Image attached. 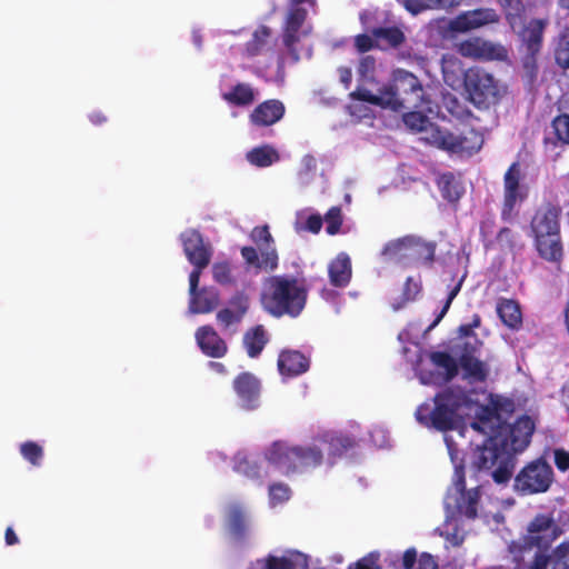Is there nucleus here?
<instances>
[{"mask_svg": "<svg viewBox=\"0 0 569 569\" xmlns=\"http://www.w3.org/2000/svg\"><path fill=\"white\" fill-rule=\"evenodd\" d=\"M219 305V293L213 288H202L190 295L189 309L192 313H208Z\"/></svg>", "mask_w": 569, "mask_h": 569, "instance_id": "obj_22", "label": "nucleus"}, {"mask_svg": "<svg viewBox=\"0 0 569 569\" xmlns=\"http://www.w3.org/2000/svg\"><path fill=\"white\" fill-rule=\"evenodd\" d=\"M497 311L502 322L511 329L518 328L522 322L520 307L512 300L500 301Z\"/></svg>", "mask_w": 569, "mask_h": 569, "instance_id": "obj_24", "label": "nucleus"}, {"mask_svg": "<svg viewBox=\"0 0 569 569\" xmlns=\"http://www.w3.org/2000/svg\"><path fill=\"white\" fill-rule=\"evenodd\" d=\"M188 260L194 264V269L202 270L211 259V251H186Z\"/></svg>", "mask_w": 569, "mask_h": 569, "instance_id": "obj_40", "label": "nucleus"}, {"mask_svg": "<svg viewBox=\"0 0 569 569\" xmlns=\"http://www.w3.org/2000/svg\"><path fill=\"white\" fill-rule=\"evenodd\" d=\"M322 227V218L310 211L309 209H305L298 211L295 220V229L298 232L309 231L311 233H318Z\"/></svg>", "mask_w": 569, "mask_h": 569, "instance_id": "obj_25", "label": "nucleus"}, {"mask_svg": "<svg viewBox=\"0 0 569 569\" xmlns=\"http://www.w3.org/2000/svg\"><path fill=\"white\" fill-rule=\"evenodd\" d=\"M4 540L8 546H14L19 542V538L16 535L12 527H8L4 532Z\"/></svg>", "mask_w": 569, "mask_h": 569, "instance_id": "obj_58", "label": "nucleus"}, {"mask_svg": "<svg viewBox=\"0 0 569 569\" xmlns=\"http://www.w3.org/2000/svg\"><path fill=\"white\" fill-rule=\"evenodd\" d=\"M547 558L543 555L536 556V559L531 566V569H546L547 567Z\"/></svg>", "mask_w": 569, "mask_h": 569, "instance_id": "obj_61", "label": "nucleus"}, {"mask_svg": "<svg viewBox=\"0 0 569 569\" xmlns=\"http://www.w3.org/2000/svg\"><path fill=\"white\" fill-rule=\"evenodd\" d=\"M351 97L353 102L349 109L358 119L367 116L365 102L393 111L412 108L415 111L403 116L405 124L420 133L426 142L447 151L469 154L477 152L482 146L483 138L479 131L470 130L469 136L458 138L446 119H441L439 123L431 122L423 114L425 111L433 112L430 93L415 74L406 70H395L389 86L373 91L362 84Z\"/></svg>", "mask_w": 569, "mask_h": 569, "instance_id": "obj_2", "label": "nucleus"}, {"mask_svg": "<svg viewBox=\"0 0 569 569\" xmlns=\"http://www.w3.org/2000/svg\"><path fill=\"white\" fill-rule=\"evenodd\" d=\"M443 107L452 117H455L457 119H462L466 117L468 119L467 123H461L459 126H455L453 123H450V126L452 127V132L458 138H463L466 136H469L470 130L477 131L475 128V124H473L475 118L470 117L469 112L465 110V108L460 104V102L457 100L456 97H453L449 93L445 94ZM448 121L451 122L450 120H448Z\"/></svg>", "mask_w": 569, "mask_h": 569, "instance_id": "obj_18", "label": "nucleus"}, {"mask_svg": "<svg viewBox=\"0 0 569 569\" xmlns=\"http://www.w3.org/2000/svg\"><path fill=\"white\" fill-rule=\"evenodd\" d=\"M496 20L497 16L492 10H476L461 14L451 26L453 30L468 31Z\"/></svg>", "mask_w": 569, "mask_h": 569, "instance_id": "obj_19", "label": "nucleus"}, {"mask_svg": "<svg viewBox=\"0 0 569 569\" xmlns=\"http://www.w3.org/2000/svg\"><path fill=\"white\" fill-rule=\"evenodd\" d=\"M557 536V526L546 516L536 517L528 526V540L539 548L547 547Z\"/></svg>", "mask_w": 569, "mask_h": 569, "instance_id": "obj_16", "label": "nucleus"}, {"mask_svg": "<svg viewBox=\"0 0 569 569\" xmlns=\"http://www.w3.org/2000/svg\"><path fill=\"white\" fill-rule=\"evenodd\" d=\"M196 340L201 351L211 358H221L227 353L224 340L211 326H202L196 331Z\"/></svg>", "mask_w": 569, "mask_h": 569, "instance_id": "obj_17", "label": "nucleus"}, {"mask_svg": "<svg viewBox=\"0 0 569 569\" xmlns=\"http://www.w3.org/2000/svg\"><path fill=\"white\" fill-rule=\"evenodd\" d=\"M278 368L282 376L293 377L306 372L309 361L298 351H282L278 359Z\"/></svg>", "mask_w": 569, "mask_h": 569, "instance_id": "obj_20", "label": "nucleus"}, {"mask_svg": "<svg viewBox=\"0 0 569 569\" xmlns=\"http://www.w3.org/2000/svg\"><path fill=\"white\" fill-rule=\"evenodd\" d=\"M268 338L262 327H257L251 336V357H254L261 352Z\"/></svg>", "mask_w": 569, "mask_h": 569, "instance_id": "obj_38", "label": "nucleus"}, {"mask_svg": "<svg viewBox=\"0 0 569 569\" xmlns=\"http://www.w3.org/2000/svg\"><path fill=\"white\" fill-rule=\"evenodd\" d=\"M325 221L327 223L326 231L333 236L339 232L341 223H342V214L341 210L338 207H332L325 216Z\"/></svg>", "mask_w": 569, "mask_h": 569, "instance_id": "obj_36", "label": "nucleus"}, {"mask_svg": "<svg viewBox=\"0 0 569 569\" xmlns=\"http://www.w3.org/2000/svg\"><path fill=\"white\" fill-rule=\"evenodd\" d=\"M541 257L549 261H559L561 258V251H540Z\"/></svg>", "mask_w": 569, "mask_h": 569, "instance_id": "obj_60", "label": "nucleus"}, {"mask_svg": "<svg viewBox=\"0 0 569 569\" xmlns=\"http://www.w3.org/2000/svg\"><path fill=\"white\" fill-rule=\"evenodd\" d=\"M498 244L501 247L516 244L512 241V234H511L510 230L503 229L500 231V233L498 236Z\"/></svg>", "mask_w": 569, "mask_h": 569, "instance_id": "obj_56", "label": "nucleus"}, {"mask_svg": "<svg viewBox=\"0 0 569 569\" xmlns=\"http://www.w3.org/2000/svg\"><path fill=\"white\" fill-rule=\"evenodd\" d=\"M342 443V440L340 438H332L330 443H329V450L332 452V453H337L338 452V446Z\"/></svg>", "mask_w": 569, "mask_h": 569, "instance_id": "obj_63", "label": "nucleus"}, {"mask_svg": "<svg viewBox=\"0 0 569 569\" xmlns=\"http://www.w3.org/2000/svg\"><path fill=\"white\" fill-rule=\"evenodd\" d=\"M553 481L550 465L538 459L527 463L515 477L513 490L522 496L546 492Z\"/></svg>", "mask_w": 569, "mask_h": 569, "instance_id": "obj_6", "label": "nucleus"}, {"mask_svg": "<svg viewBox=\"0 0 569 569\" xmlns=\"http://www.w3.org/2000/svg\"><path fill=\"white\" fill-rule=\"evenodd\" d=\"M291 8L288 11L283 28V44L295 60L299 59L298 44L301 39L310 32V28L302 29V24L307 17V11L299 7L309 0H290Z\"/></svg>", "mask_w": 569, "mask_h": 569, "instance_id": "obj_9", "label": "nucleus"}, {"mask_svg": "<svg viewBox=\"0 0 569 569\" xmlns=\"http://www.w3.org/2000/svg\"><path fill=\"white\" fill-rule=\"evenodd\" d=\"M415 569H437V565L430 555H421L417 560Z\"/></svg>", "mask_w": 569, "mask_h": 569, "instance_id": "obj_52", "label": "nucleus"}, {"mask_svg": "<svg viewBox=\"0 0 569 569\" xmlns=\"http://www.w3.org/2000/svg\"><path fill=\"white\" fill-rule=\"evenodd\" d=\"M511 413L505 416L503 428L506 429V439L509 450L512 455L521 452L530 442V437L535 430V422L531 418L525 416L519 418L511 428L506 426V421Z\"/></svg>", "mask_w": 569, "mask_h": 569, "instance_id": "obj_13", "label": "nucleus"}, {"mask_svg": "<svg viewBox=\"0 0 569 569\" xmlns=\"http://www.w3.org/2000/svg\"><path fill=\"white\" fill-rule=\"evenodd\" d=\"M222 97L231 104L246 106L249 103V86L239 83Z\"/></svg>", "mask_w": 569, "mask_h": 569, "instance_id": "obj_35", "label": "nucleus"}, {"mask_svg": "<svg viewBox=\"0 0 569 569\" xmlns=\"http://www.w3.org/2000/svg\"><path fill=\"white\" fill-rule=\"evenodd\" d=\"M528 196V187L523 182V173L518 163L511 164L505 174L503 214L510 213Z\"/></svg>", "mask_w": 569, "mask_h": 569, "instance_id": "obj_12", "label": "nucleus"}, {"mask_svg": "<svg viewBox=\"0 0 569 569\" xmlns=\"http://www.w3.org/2000/svg\"><path fill=\"white\" fill-rule=\"evenodd\" d=\"M279 160L276 149L270 146H262L251 150V164L268 167Z\"/></svg>", "mask_w": 569, "mask_h": 569, "instance_id": "obj_28", "label": "nucleus"}, {"mask_svg": "<svg viewBox=\"0 0 569 569\" xmlns=\"http://www.w3.org/2000/svg\"><path fill=\"white\" fill-rule=\"evenodd\" d=\"M417 555H416V551L415 550H407L403 555V558H402V562H403V567L409 569V568H415L416 565H417Z\"/></svg>", "mask_w": 569, "mask_h": 569, "instance_id": "obj_55", "label": "nucleus"}, {"mask_svg": "<svg viewBox=\"0 0 569 569\" xmlns=\"http://www.w3.org/2000/svg\"><path fill=\"white\" fill-rule=\"evenodd\" d=\"M183 249H209L199 230L189 228L180 234Z\"/></svg>", "mask_w": 569, "mask_h": 569, "instance_id": "obj_31", "label": "nucleus"}, {"mask_svg": "<svg viewBox=\"0 0 569 569\" xmlns=\"http://www.w3.org/2000/svg\"><path fill=\"white\" fill-rule=\"evenodd\" d=\"M270 37V31L267 27H259L256 31H254V49L256 50H260L262 49L267 43H268V39Z\"/></svg>", "mask_w": 569, "mask_h": 569, "instance_id": "obj_46", "label": "nucleus"}, {"mask_svg": "<svg viewBox=\"0 0 569 569\" xmlns=\"http://www.w3.org/2000/svg\"><path fill=\"white\" fill-rule=\"evenodd\" d=\"M555 463L560 471H567L569 469V453L565 450H556Z\"/></svg>", "mask_w": 569, "mask_h": 569, "instance_id": "obj_48", "label": "nucleus"}, {"mask_svg": "<svg viewBox=\"0 0 569 569\" xmlns=\"http://www.w3.org/2000/svg\"><path fill=\"white\" fill-rule=\"evenodd\" d=\"M348 569H381V567L378 565V555L370 553L350 565Z\"/></svg>", "mask_w": 569, "mask_h": 569, "instance_id": "obj_42", "label": "nucleus"}, {"mask_svg": "<svg viewBox=\"0 0 569 569\" xmlns=\"http://www.w3.org/2000/svg\"><path fill=\"white\" fill-rule=\"evenodd\" d=\"M89 120L94 126H100L107 121V117L101 111H93L89 114Z\"/></svg>", "mask_w": 569, "mask_h": 569, "instance_id": "obj_59", "label": "nucleus"}, {"mask_svg": "<svg viewBox=\"0 0 569 569\" xmlns=\"http://www.w3.org/2000/svg\"><path fill=\"white\" fill-rule=\"evenodd\" d=\"M450 459L455 466L453 486L449 489L445 498V508L449 518L465 516L473 518L477 516V506L479 500V490L472 489L465 491L463 476L461 473L462 458L458 450V442L452 435H445Z\"/></svg>", "mask_w": 569, "mask_h": 569, "instance_id": "obj_5", "label": "nucleus"}, {"mask_svg": "<svg viewBox=\"0 0 569 569\" xmlns=\"http://www.w3.org/2000/svg\"><path fill=\"white\" fill-rule=\"evenodd\" d=\"M531 28H532V36H530L528 38V41L530 42V48L533 47V44L538 43L539 40H540V33L542 31V22L541 21H533L531 23Z\"/></svg>", "mask_w": 569, "mask_h": 569, "instance_id": "obj_53", "label": "nucleus"}, {"mask_svg": "<svg viewBox=\"0 0 569 569\" xmlns=\"http://www.w3.org/2000/svg\"><path fill=\"white\" fill-rule=\"evenodd\" d=\"M556 59H557V62L562 68L569 67V40L561 39L559 41L557 50H556Z\"/></svg>", "mask_w": 569, "mask_h": 569, "instance_id": "obj_43", "label": "nucleus"}, {"mask_svg": "<svg viewBox=\"0 0 569 569\" xmlns=\"http://www.w3.org/2000/svg\"><path fill=\"white\" fill-rule=\"evenodd\" d=\"M429 360L430 366L436 372L420 371L419 377L425 385L447 382L457 376L459 368L462 379L469 382H482L487 380L490 375L489 366L469 353L460 358L459 366L449 355L443 352L432 353Z\"/></svg>", "mask_w": 569, "mask_h": 569, "instance_id": "obj_4", "label": "nucleus"}, {"mask_svg": "<svg viewBox=\"0 0 569 569\" xmlns=\"http://www.w3.org/2000/svg\"><path fill=\"white\" fill-rule=\"evenodd\" d=\"M552 569L567 568L569 563V543L560 545L552 556Z\"/></svg>", "mask_w": 569, "mask_h": 569, "instance_id": "obj_39", "label": "nucleus"}, {"mask_svg": "<svg viewBox=\"0 0 569 569\" xmlns=\"http://www.w3.org/2000/svg\"><path fill=\"white\" fill-rule=\"evenodd\" d=\"M466 89L471 102L478 107L495 102L499 93L495 79L487 73H468Z\"/></svg>", "mask_w": 569, "mask_h": 569, "instance_id": "obj_10", "label": "nucleus"}, {"mask_svg": "<svg viewBox=\"0 0 569 569\" xmlns=\"http://www.w3.org/2000/svg\"><path fill=\"white\" fill-rule=\"evenodd\" d=\"M460 286L461 283H458L452 290L451 292L449 293V297L440 312V315L438 316V318L436 319V321L433 322V325L431 327H435L441 319L442 317L446 315V312L448 311V309L450 308V305L452 302V300L455 299V297L458 295L459 290H460Z\"/></svg>", "mask_w": 569, "mask_h": 569, "instance_id": "obj_51", "label": "nucleus"}, {"mask_svg": "<svg viewBox=\"0 0 569 569\" xmlns=\"http://www.w3.org/2000/svg\"><path fill=\"white\" fill-rule=\"evenodd\" d=\"M248 307V298L243 293L233 296L228 306L218 311L217 320L219 325L224 330L232 329V332H234L236 327L243 320Z\"/></svg>", "mask_w": 569, "mask_h": 569, "instance_id": "obj_14", "label": "nucleus"}, {"mask_svg": "<svg viewBox=\"0 0 569 569\" xmlns=\"http://www.w3.org/2000/svg\"><path fill=\"white\" fill-rule=\"evenodd\" d=\"M552 127L558 140L569 143V116L562 114L557 117L552 122Z\"/></svg>", "mask_w": 569, "mask_h": 569, "instance_id": "obj_37", "label": "nucleus"}, {"mask_svg": "<svg viewBox=\"0 0 569 569\" xmlns=\"http://www.w3.org/2000/svg\"><path fill=\"white\" fill-rule=\"evenodd\" d=\"M284 113L283 104L278 100L261 103L252 116L253 121L261 126H271L279 121Z\"/></svg>", "mask_w": 569, "mask_h": 569, "instance_id": "obj_23", "label": "nucleus"}, {"mask_svg": "<svg viewBox=\"0 0 569 569\" xmlns=\"http://www.w3.org/2000/svg\"><path fill=\"white\" fill-rule=\"evenodd\" d=\"M257 246L263 247L270 243V233L266 227L256 228L252 233Z\"/></svg>", "mask_w": 569, "mask_h": 569, "instance_id": "obj_49", "label": "nucleus"}, {"mask_svg": "<svg viewBox=\"0 0 569 569\" xmlns=\"http://www.w3.org/2000/svg\"><path fill=\"white\" fill-rule=\"evenodd\" d=\"M421 284L418 280L413 278H408L403 284L401 293L395 298L392 302V308L395 310H399L407 306L409 302L416 300L418 295L420 293Z\"/></svg>", "mask_w": 569, "mask_h": 569, "instance_id": "obj_27", "label": "nucleus"}, {"mask_svg": "<svg viewBox=\"0 0 569 569\" xmlns=\"http://www.w3.org/2000/svg\"><path fill=\"white\" fill-rule=\"evenodd\" d=\"M475 392L460 388L449 389L422 403L416 411L417 420L439 431H457L459 438L468 436L475 446L471 466L490 476L498 485L510 480L515 459L506 439L503 419L515 410L511 399L490 395L488 402L478 408Z\"/></svg>", "mask_w": 569, "mask_h": 569, "instance_id": "obj_1", "label": "nucleus"}, {"mask_svg": "<svg viewBox=\"0 0 569 569\" xmlns=\"http://www.w3.org/2000/svg\"><path fill=\"white\" fill-rule=\"evenodd\" d=\"M376 47L388 49L397 47L403 41L402 32L397 28L377 29L373 31Z\"/></svg>", "mask_w": 569, "mask_h": 569, "instance_id": "obj_26", "label": "nucleus"}, {"mask_svg": "<svg viewBox=\"0 0 569 569\" xmlns=\"http://www.w3.org/2000/svg\"><path fill=\"white\" fill-rule=\"evenodd\" d=\"M531 230L538 249H556L560 246L558 211L542 208L537 211L531 222Z\"/></svg>", "mask_w": 569, "mask_h": 569, "instance_id": "obj_7", "label": "nucleus"}, {"mask_svg": "<svg viewBox=\"0 0 569 569\" xmlns=\"http://www.w3.org/2000/svg\"><path fill=\"white\" fill-rule=\"evenodd\" d=\"M562 402L569 411V388H563L562 390Z\"/></svg>", "mask_w": 569, "mask_h": 569, "instance_id": "obj_64", "label": "nucleus"}, {"mask_svg": "<svg viewBox=\"0 0 569 569\" xmlns=\"http://www.w3.org/2000/svg\"><path fill=\"white\" fill-rule=\"evenodd\" d=\"M213 276L214 279L220 282L224 283L229 281V268L224 263H217L213 267Z\"/></svg>", "mask_w": 569, "mask_h": 569, "instance_id": "obj_50", "label": "nucleus"}, {"mask_svg": "<svg viewBox=\"0 0 569 569\" xmlns=\"http://www.w3.org/2000/svg\"><path fill=\"white\" fill-rule=\"evenodd\" d=\"M459 51L462 56L470 58L502 59L506 57V50L501 46L478 38L461 42Z\"/></svg>", "mask_w": 569, "mask_h": 569, "instance_id": "obj_15", "label": "nucleus"}, {"mask_svg": "<svg viewBox=\"0 0 569 569\" xmlns=\"http://www.w3.org/2000/svg\"><path fill=\"white\" fill-rule=\"evenodd\" d=\"M269 459L277 465L283 472L299 469L311 465H317L321 455L319 450L291 448L283 443H276L269 451Z\"/></svg>", "mask_w": 569, "mask_h": 569, "instance_id": "obj_8", "label": "nucleus"}, {"mask_svg": "<svg viewBox=\"0 0 569 569\" xmlns=\"http://www.w3.org/2000/svg\"><path fill=\"white\" fill-rule=\"evenodd\" d=\"M392 249H407L412 247H422L425 242L417 236H405L393 240L391 243Z\"/></svg>", "mask_w": 569, "mask_h": 569, "instance_id": "obj_41", "label": "nucleus"}, {"mask_svg": "<svg viewBox=\"0 0 569 569\" xmlns=\"http://www.w3.org/2000/svg\"><path fill=\"white\" fill-rule=\"evenodd\" d=\"M459 3V0H406L405 7L411 13L417 14L425 9L436 7H452Z\"/></svg>", "mask_w": 569, "mask_h": 569, "instance_id": "obj_29", "label": "nucleus"}, {"mask_svg": "<svg viewBox=\"0 0 569 569\" xmlns=\"http://www.w3.org/2000/svg\"><path fill=\"white\" fill-rule=\"evenodd\" d=\"M355 43L359 51H368L376 46V40L375 37L359 34L356 37Z\"/></svg>", "mask_w": 569, "mask_h": 569, "instance_id": "obj_47", "label": "nucleus"}, {"mask_svg": "<svg viewBox=\"0 0 569 569\" xmlns=\"http://www.w3.org/2000/svg\"><path fill=\"white\" fill-rule=\"evenodd\" d=\"M232 388L241 401V407H249V372L239 373L232 383Z\"/></svg>", "mask_w": 569, "mask_h": 569, "instance_id": "obj_33", "label": "nucleus"}, {"mask_svg": "<svg viewBox=\"0 0 569 569\" xmlns=\"http://www.w3.org/2000/svg\"><path fill=\"white\" fill-rule=\"evenodd\" d=\"M20 453L27 461H29L33 466H39L43 457V450L41 446H39L34 441L23 442L20 446Z\"/></svg>", "mask_w": 569, "mask_h": 569, "instance_id": "obj_34", "label": "nucleus"}, {"mask_svg": "<svg viewBox=\"0 0 569 569\" xmlns=\"http://www.w3.org/2000/svg\"><path fill=\"white\" fill-rule=\"evenodd\" d=\"M233 470L238 473L248 475L249 472V460L244 452H239L234 456Z\"/></svg>", "mask_w": 569, "mask_h": 569, "instance_id": "obj_45", "label": "nucleus"}, {"mask_svg": "<svg viewBox=\"0 0 569 569\" xmlns=\"http://www.w3.org/2000/svg\"><path fill=\"white\" fill-rule=\"evenodd\" d=\"M340 80L346 86H348L351 81V70L348 68H341L339 69Z\"/></svg>", "mask_w": 569, "mask_h": 569, "instance_id": "obj_62", "label": "nucleus"}, {"mask_svg": "<svg viewBox=\"0 0 569 569\" xmlns=\"http://www.w3.org/2000/svg\"><path fill=\"white\" fill-rule=\"evenodd\" d=\"M262 256L266 257L264 268L273 269L277 264L278 257L276 251H261Z\"/></svg>", "mask_w": 569, "mask_h": 569, "instance_id": "obj_57", "label": "nucleus"}, {"mask_svg": "<svg viewBox=\"0 0 569 569\" xmlns=\"http://www.w3.org/2000/svg\"><path fill=\"white\" fill-rule=\"evenodd\" d=\"M306 301L307 290L296 279L270 277L262 283L260 303L272 316L297 317L305 308Z\"/></svg>", "mask_w": 569, "mask_h": 569, "instance_id": "obj_3", "label": "nucleus"}, {"mask_svg": "<svg viewBox=\"0 0 569 569\" xmlns=\"http://www.w3.org/2000/svg\"><path fill=\"white\" fill-rule=\"evenodd\" d=\"M330 282L336 287H345L351 279V262L348 254L341 252L328 266Z\"/></svg>", "mask_w": 569, "mask_h": 569, "instance_id": "obj_21", "label": "nucleus"}, {"mask_svg": "<svg viewBox=\"0 0 569 569\" xmlns=\"http://www.w3.org/2000/svg\"><path fill=\"white\" fill-rule=\"evenodd\" d=\"M291 498V489L282 482H274L269 487V502L272 507L282 505Z\"/></svg>", "mask_w": 569, "mask_h": 569, "instance_id": "obj_32", "label": "nucleus"}, {"mask_svg": "<svg viewBox=\"0 0 569 569\" xmlns=\"http://www.w3.org/2000/svg\"><path fill=\"white\" fill-rule=\"evenodd\" d=\"M376 69V62L371 57H366L359 66V73L365 80H371Z\"/></svg>", "mask_w": 569, "mask_h": 569, "instance_id": "obj_44", "label": "nucleus"}, {"mask_svg": "<svg viewBox=\"0 0 569 569\" xmlns=\"http://www.w3.org/2000/svg\"><path fill=\"white\" fill-rule=\"evenodd\" d=\"M229 532L236 538H242L244 535V513L237 506L230 507L228 511Z\"/></svg>", "mask_w": 569, "mask_h": 569, "instance_id": "obj_30", "label": "nucleus"}, {"mask_svg": "<svg viewBox=\"0 0 569 569\" xmlns=\"http://www.w3.org/2000/svg\"><path fill=\"white\" fill-rule=\"evenodd\" d=\"M309 556L296 549L274 551L256 561L257 569H309Z\"/></svg>", "mask_w": 569, "mask_h": 569, "instance_id": "obj_11", "label": "nucleus"}, {"mask_svg": "<svg viewBox=\"0 0 569 569\" xmlns=\"http://www.w3.org/2000/svg\"><path fill=\"white\" fill-rule=\"evenodd\" d=\"M200 274H201V270H199V269H193L191 271V273L189 276V293L190 295L196 293V291H198Z\"/></svg>", "mask_w": 569, "mask_h": 569, "instance_id": "obj_54", "label": "nucleus"}]
</instances>
